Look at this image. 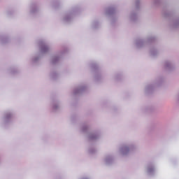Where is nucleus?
Returning a JSON list of instances; mask_svg holds the SVG:
<instances>
[{"mask_svg": "<svg viewBox=\"0 0 179 179\" xmlns=\"http://www.w3.org/2000/svg\"><path fill=\"white\" fill-rule=\"evenodd\" d=\"M136 150V145L134 143H123L119 147L118 152L121 156H128Z\"/></svg>", "mask_w": 179, "mask_h": 179, "instance_id": "nucleus-1", "label": "nucleus"}, {"mask_svg": "<svg viewBox=\"0 0 179 179\" xmlns=\"http://www.w3.org/2000/svg\"><path fill=\"white\" fill-rule=\"evenodd\" d=\"M80 10V8H79L78 6L72 8L69 12L63 15L62 17V22H64V23H69L72 22L73 16L76 15V13H79Z\"/></svg>", "mask_w": 179, "mask_h": 179, "instance_id": "nucleus-2", "label": "nucleus"}, {"mask_svg": "<svg viewBox=\"0 0 179 179\" xmlns=\"http://www.w3.org/2000/svg\"><path fill=\"white\" fill-rule=\"evenodd\" d=\"M38 45H39L41 55L35 56L32 59L33 62H37V61H38V59L41 58V55H43V54H47V52L50 51V46L48 45V43H47L45 41H39Z\"/></svg>", "mask_w": 179, "mask_h": 179, "instance_id": "nucleus-3", "label": "nucleus"}, {"mask_svg": "<svg viewBox=\"0 0 179 179\" xmlns=\"http://www.w3.org/2000/svg\"><path fill=\"white\" fill-rule=\"evenodd\" d=\"M160 85H162V80L160 79L156 80L151 83L147 84L143 90L145 94H152V93L155 92L156 87L160 86Z\"/></svg>", "mask_w": 179, "mask_h": 179, "instance_id": "nucleus-4", "label": "nucleus"}, {"mask_svg": "<svg viewBox=\"0 0 179 179\" xmlns=\"http://www.w3.org/2000/svg\"><path fill=\"white\" fill-rule=\"evenodd\" d=\"M66 49L61 50L57 54L52 55L50 57V62L52 65H58L59 62H61L62 59H64V57H65V54H66Z\"/></svg>", "mask_w": 179, "mask_h": 179, "instance_id": "nucleus-5", "label": "nucleus"}, {"mask_svg": "<svg viewBox=\"0 0 179 179\" xmlns=\"http://www.w3.org/2000/svg\"><path fill=\"white\" fill-rule=\"evenodd\" d=\"M153 40H155V37L153 36H150L145 39L138 38L135 40L134 44L136 48L141 50V48H145V47H146L149 43L153 41Z\"/></svg>", "mask_w": 179, "mask_h": 179, "instance_id": "nucleus-6", "label": "nucleus"}, {"mask_svg": "<svg viewBox=\"0 0 179 179\" xmlns=\"http://www.w3.org/2000/svg\"><path fill=\"white\" fill-rule=\"evenodd\" d=\"M14 115L15 113H13V112L10 110L6 111L1 119L3 125H9L10 124H12Z\"/></svg>", "mask_w": 179, "mask_h": 179, "instance_id": "nucleus-7", "label": "nucleus"}, {"mask_svg": "<svg viewBox=\"0 0 179 179\" xmlns=\"http://www.w3.org/2000/svg\"><path fill=\"white\" fill-rule=\"evenodd\" d=\"M90 68L95 72V80H100V79L103 78V73H101V71H99V66L96 63H92L90 64Z\"/></svg>", "mask_w": 179, "mask_h": 179, "instance_id": "nucleus-8", "label": "nucleus"}, {"mask_svg": "<svg viewBox=\"0 0 179 179\" xmlns=\"http://www.w3.org/2000/svg\"><path fill=\"white\" fill-rule=\"evenodd\" d=\"M87 89V85H86L85 84H81L77 86L73 90V96H79V94H82L83 92H85Z\"/></svg>", "mask_w": 179, "mask_h": 179, "instance_id": "nucleus-9", "label": "nucleus"}, {"mask_svg": "<svg viewBox=\"0 0 179 179\" xmlns=\"http://www.w3.org/2000/svg\"><path fill=\"white\" fill-rule=\"evenodd\" d=\"M102 162L103 164H106V166H111V164L114 163V155L111 154L105 155Z\"/></svg>", "mask_w": 179, "mask_h": 179, "instance_id": "nucleus-10", "label": "nucleus"}, {"mask_svg": "<svg viewBox=\"0 0 179 179\" xmlns=\"http://www.w3.org/2000/svg\"><path fill=\"white\" fill-rule=\"evenodd\" d=\"M100 136H101V134L99 131H94L88 134V138L90 141H96L99 139Z\"/></svg>", "mask_w": 179, "mask_h": 179, "instance_id": "nucleus-11", "label": "nucleus"}, {"mask_svg": "<svg viewBox=\"0 0 179 179\" xmlns=\"http://www.w3.org/2000/svg\"><path fill=\"white\" fill-rule=\"evenodd\" d=\"M146 171L149 174V176H152V174H155V171H156V168L155 167V164H149L146 166Z\"/></svg>", "mask_w": 179, "mask_h": 179, "instance_id": "nucleus-12", "label": "nucleus"}, {"mask_svg": "<svg viewBox=\"0 0 179 179\" xmlns=\"http://www.w3.org/2000/svg\"><path fill=\"white\" fill-rule=\"evenodd\" d=\"M59 107H61V102H59V101H53L52 102V108L54 111L59 110Z\"/></svg>", "mask_w": 179, "mask_h": 179, "instance_id": "nucleus-13", "label": "nucleus"}, {"mask_svg": "<svg viewBox=\"0 0 179 179\" xmlns=\"http://www.w3.org/2000/svg\"><path fill=\"white\" fill-rule=\"evenodd\" d=\"M150 55L151 57H157L159 55V50L156 47H152L150 49Z\"/></svg>", "mask_w": 179, "mask_h": 179, "instance_id": "nucleus-14", "label": "nucleus"}, {"mask_svg": "<svg viewBox=\"0 0 179 179\" xmlns=\"http://www.w3.org/2000/svg\"><path fill=\"white\" fill-rule=\"evenodd\" d=\"M90 128V127L89 126V124H87V123H85L80 126V131L83 134H87V131H89Z\"/></svg>", "mask_w": 179, "mask_h": 179, "instance_id": "nucleus-15", "label": "nucleus"}, {"mask_svg": "<svg viewBox=\"0 0 179 179\" xmlns=\"http://www.w3.org/2000/svg\"><path fill=\"white\" fill-rule=\"evenodd\" d=\"M38 10V8H37V5L35 3H32L29 6V12L31 14L36 13Z\"/></svg>", "mask_w": 179, "mask_h": 179, "instance_id": "nucleus-16", "label": "nucleus"}, {"mask_svg": "<svg viewBox=\"0 0 179 179\" xmlns=\"http://www.w3.org/2000/svg\"><path fill=\"white\" fill-rule=\"evenodd\" d=\"M115 13V8L113 7H108L105 10V15H113Z\"/></svg>", "mask_w": 179, "mask_h": 179, "instance_id": "nucleus-17", "label": "nucleus"}, {"mask_svg": "<svg viewBox=\"0 0 179 179\" xmlns=\"http://www.w3.org/2000/svg\"><path fill=\"white\" fill-rule=\"evenodd\" d=\"M129 20H131V22H135V20H136V19H138V14L136 13H131L129 17Z\"/></svg>", "mask_w": 179, "mask_h": 179, "instance_id": "nucleus-18", "label": "nucleus"}, {"mask_svg": "<svg viewBox=\"0 0 179 179\" xmlns=\"http://www.w3.org/2000/svg\"><path fill=\"white\" fill-rule=\"evenodd\" d=\"M0 41L1 44H5L9 41V38L8 36L0 37Z\"/></svg>", "mask_w": 179, "mask_h": 179, "instance_id": "nucleus-19", "label": "nucleus"}, {"mask_svg": "<svg viewBox=\"0 0 179 179\" xmlns=\"http://www.w3.org/2000/svg\"><path fill=\"white\" fill-rule=\"evenodd\" d=\"M99 26H100V22H99V21L92 22V29H97V27H99Z\"/></svg>", "mask_w": 179, "mask_h": 179, "instance_id": "nucleus-20", "label": "nucleus"}, {"mask_svg": "<svg viewBox=\"0 0 179 179\" xmlns=\"http://www.w3.org/2000/svg\"><path fill=\"white\" fill-rule=\"evenodd\" d=\"M58 73L57 71H52L50 73V77L52 79H57L58 78Z\"/></svg>", "mask_w": 179, "mask_h": 179, "instance_id": "nucleus-21", "label": "nucleus"}, {"mask_svg": "<svg viewBox=\"0 0 179 179\" xmlns=\"http://www.w3.org/2000/svg\"><path fill=\"white\" fill-rule=\"evenodd\" d=\"M165 68H167V69H170V68H171V62L169 61H166L165 62Z\"/></svg>", "mask_w": 179, "mask_h": 179, "instance_id": "nucleus-22", "label": "nucleus"}, {"mask_svg": "<svg viewBox=\"0 0 179 179\" xmlns=\"http://www.w3.org/2000/svg\"><path fill=\"white\" fill-rule=\"evenodd\" d=\"M179 26V19L175 20L173 21V27H178Z\"/></svg>", "mask_w": 179, "mask_h": 179, "instance_id": "nucleus-23", "label": "nucleus"}, {"mask_svg": "<svg viewBox=\"0 0 179 179\" xmlns=\"http://www.w3.org/2000/svg\"><path fill=\"white\" fill-rule=\"evenodd\" d=\"M89 153H90L91 155H93V153H96V148H90Z\"/></svg>", "mask_w": 179, "mask_h": 179, "instance_id": "nucleus-24", "label": "nucleus"}, {"mask_svg": "<svg viewBox=\"0 0 179 179\" xmlns=\"http://www.w3.org/2000/svg\"><path fill=\"white\" fill-rule=\"evenodd\" d=\"M139 3L140 1L139 0H136L135 5H136V8L139 9Z\"/></svg>", "mask_w": 179, "mask_h": 179, "instance_id": "nucleus-25", "label": "nucleus"}, {"mask_svg": "<svg viewBox=\"0 0 179 179\" xmlns=\"http://www.w3.org/2000/svg\"><path fill=\"white\" fill-rule=\"evenodd\" d=\"M120 78H121V75H120V74H117L116 76H115V80H120Z\"/></svg>", "mask_w": 179, "mask_h": 179, "instance_id": "nucleus-26", "label": "nucleus"}, {"mask_svg": "<svg viewBox=\"0 0 179 179\" xmlns=\"http://www.w3.org/2000/svg\"><path fill=\"white\" fill-rule=\"evenodd\" d=\"M79 179H90V178L87 177V176H83L80 178Z\"/></svg>", "mask_w": 179, "mask_h": 179, "instance_id": "nucleus-27", "label": "nucleus"}, {"mask_svg": "<svg viewBox=\"0 0 179 179\" xmlns=\"http://www.w3.org/2000/svg\"><path fill=\"white\" fill-rule=\"evenodd\" d=\"M0 164H1V162H0Z\"/></svg>", "mask_w": 179, "mask_h": 179, "instance_id": "nucleus-28", "label": "nucleus"}]
</instances>
